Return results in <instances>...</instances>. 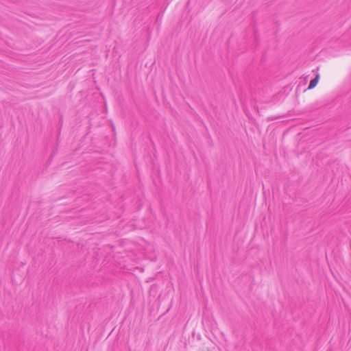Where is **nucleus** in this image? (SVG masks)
<instances>
[{"mask_svg":"<svg viewBox=\"0 0 351 351\" xmlns=\"http://www.w3.org/2000/svg\"><path fill=\"white\" fill-rule=\"evenodd\" d=\"M319 75H317L315 76V77H314L313 79H312L309 83V85H308V89H312L314 87L316 86V85L318 83V81H319Z\"/></svg>","mask_w":351,"mask_h":351,"instance_id":"nucleus-1","label":"nucleus"}]
</instances>
